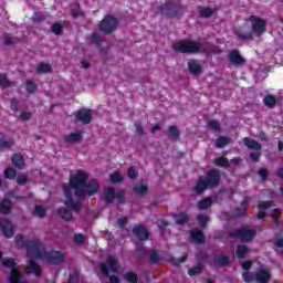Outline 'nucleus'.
Here are the masks:
<instances>
[{
    "mask_svg": "<svg viewBox=\"0 0 283 283\" xmlns=\"http://www.w3.org/2000/svg\"><path fill=\"white\" fill-rule=\"evenodd\" d=\"M90 175L85 170H77L75 174L71 175L70 182L64 187L65 201L64 205L67 209H73L78 211L80 205L78 200L85 198V196H94L98 189L99 185L96 179H91Z\"/></svg>",
    "mask_w": 283,
    "mask_h": 283,
    "instance_id": "1",
    "label": "nucleus"
},
{
    "mask_svg": "<svg viewBox=\"0 0 283 283\" xmlns=\"http://www.w3.org/2000/svg\"><path fill=\"white\" fill-rule=\"evenodd\" d=\"M15 244L19 249L25 247L28 256L31 259L27 265V273H33V275H41V266L36 263V260H46L50 264H61L65 256L59 251L45 252V248L39 241H25V239L18 234L15 237Z\"/></svg>",
    "mask_w": 283,
    "mask_h": 283,
    "instance_id": "2",
    "label": "nucleus"
},
{
    "mask_svg": "<svg viewBox=\"0 0 283 283\" xmlns=\"http://www.w3.org/2000/svg\"><path fill=\"white\" fill-rule=\"evenodd\" d=\"M172 49L175 52H181L184 54H193L196 52H207V54H218L220 53L219 50L213 49L211 45L206 46H200L197 42L189 41V40H184V41H178L172 44Z\"/></svg>",
    "mask_w": 283,
    "mask_h": 283,
    "instance_id": "3",
    "label": "nucleus"
},
{
    "mask_svg": "<svg viewBox=\"0 0 283 283\" xmlns=\"http://www.w3.org/2000/svg\"><path fill=\"white\" fill-rule=\"evenodd\" d=\"M220 182V172L211 170L207 177H200L193 188L195 193H202L206 189L216 187Z\"/></svg>",
    "mask_w": 283,
    "mask_h": 283,
    "instance_id": "4",
    "label": "nucleus"
},
{
    "mask_svg": "<svg viewBox=\"0 0 283 283\" xmlns=\"http://www.w3.org/2000/svg\"><path fill=\"white\" fill-rule=\"evenodd\" d=\"M244 282H258V283H270L271 273L266 270H259L255 275L251 272H245L242 274Z\"/></svg>",
    "mask_w": 283,
    "mask_h": 283,
    "instance_id": "5",
    "label": "nucleus"
},
{
    "mask_svg": "<svg viewBox=\"0 0 283 283\" xmlns=\"http://www.w3.org/2000/svg\"><path fill=\"white\" fill-rule=\"evenodd\" d=\"M251 32L255 36H262L266 32V21L262 18L252 15L249 18Z\"/></svg>",
    "mask_w": 283,
    "mask_h": 283,
    "instance_id": "6",
    "label": "nucleus"
},
{
    "mask_svg": "<svg viewBox=\"0 0 283 283\" xmlns=\"http://www.w3.org/2000/svg\"><path fill=\"white\" fill-rule=\"evenodd\" d=\"M118 28V20L114 17H105L98 24V29L104 32V34H112Z\"/></svg>",
    "mask_w": 283,
    "mask_h": 283,
    "instance_id": "7",
    "label": "nucleus"
},
{
    "mask_svg": "<svg viewBox=\"0 0 283 283\" xmlns=\"http://www.w3.org/2000/svg\"><path fill=\"white\" fill-rule=\"evenodd\" d=\"M103 200L105 202H114V200H117V202H125V192L124 191H114V188H105L103 193Z\"/></svg>",
    "mask_w": 283,
    "mask_h": 283,
    "instance_id": "8",
    "label": "nucleus"
},
{
    "mask_svg": "<svg viewBox=\"0 0 283 283\" xmlns=\"http://www.w3.org/2000/svg\"><path fill=\"white\" fill-rule=\"evenodd\" d=\"M101 271L103 275H109V273H116L118 271V262L116 261V258L108 256V260L106 263L101 264Z\"/></svg>",
    "mask_w": 283,
    "mask_h": 283,
    "instance_id": "9",
    "label": "nucleus"
},
{
    "mask_svg": "<svg viewBox=\"0 0 283 283\" xmlns=\"http://www.w3.org/2000/svg\"><path fill=\"white\" fill-rule=\"evenodd\" d=\"M231 235L234 238H240L242 242H249L255 238V231L251 230L249 227H244L240 230L234 231Z\"/></svg>",
    "mask_w": 283,
    "mask_h": 283,
    "instance_id": "10",
    "label": "nucleus"
},
{
    "mask_svg": "<svg viewBox=\"0 0 283 283\" xmlns=\"http://www.w3.org/2000/svg\"><path fill=\"white\" fill-rule=\"evenodd\" d=\"M0 230L6 238H12V235H14V226L6 219L0 220Z\"/></svg>",
    "mask_w": 283,
    "mask_h": 283,
    "instance_id": "11",
    "label": "nucleus"
},
{
    "mask_svg": "<svg viewBox=\"0 0 283 283\" xmlns=\"http://www.w3.org/2000/svg\"><path fill=\"white\" fill-rule=\"evenodd\" d=\"M77 120H81L85 125L92 123V111L90 109H81L77 115Z\"/></svg>",
    "mask_w": 283,
    "mask_h": 283,
    "instance_id": "12",
    "label": "nucleus"
},
{
    "mask_svg": "<svg viewBox=\"0 0 283 283\" xmlns=\"http://www.w3.org/2000/svg\"><path fill=\"white\" fill-rule=\"evenodd\" d=\"M134 235L138 238V240H147L149 238V232H147V229L143 226H137L133 229Z\"/></svg>",
    "mask_w": 283,
    "mask_h": 283,
    "instance_id": "13",
    "label": "nucleus"
},
{
    "mask_svg": "<svg viewBox=\"0 0 283 283\" xmlns=\"http://www.w3.org/2000/svg\"><path fill=\"white\" fill-rule=\"evenodd\" d=\"M190 238L192 242H196L197 244H202L205 242V233H202L198 229H192L190 231Z\"/></svg>",
    "mask_w": 283,
    "mask_h": 283,
    "instance_id": "14",
    "label": "nucleus"
},
{
    "mask_svg": "<svg viewBox=\"0 0 283 283\" xmlns=\"http://www.w3.org/2000/svg\"><path fill=\"white\" fill-rule=\"evenodd\" d=\"M229 61L232 65H244V59L237 51L230 52Z\"/></svg>",
    "mask_w": 283,
    "mask_h": 283,
    "instance_id": "15",
    "label": "nucleus"
},
{
    "mask_svg": "<svg viewBox=\"0 0 283 283\" xmlns=\"http://www.w3.org/2000/svg\"><path fill=\"white\" fill-rule=\"evenodd\" d=\"M12 165L17 167L18 169H24L25 167V159H23V156L21 154H15L12 157Z\"/></svg>",
    "mask_w": 283,
    "mask_h": 283,
    "instance_id": "16",
    "label": "nucleus"
},
{
    "mask_svg": "<svg viewBox=\"0 0 283 283\" xmlns=\"http://www.w3.org/2000/svg\"><path fill=\"white\" fill-rule=\"evenodd\" d=\"M243 144L249 149H254L256 151L262 149V146L260 145V143H258V140H254V139H251V138H248V137L243 138Z\"/></svg>",
    "mask_w": 283,
    "mask_h": 283,
    "instance_id": "17",
    "label": "nucleus"
},
{
    "mask_svg": "<svg viewBox=\"0 0 283 283\" xmlns=\"http://www.w3.org/2000/svg\"><path fill=\"white\" fill-rule=\"evenodd\" d=\"M38 74H50L52 72V65L49 63H41L36 67Z\"/></svg>",
    "mask_w": 283,
    "mask_h": 283,
    "instance_id": "18",
    "label": "nucleus"
},
{
    "mask_svg": "<svg viewBox=\"0 0 283 283\" xmlns=\"http://www.w3.org/2000/svg\"><path fill=\"white\" fill-rule=\"evenodd\" d=\"M83 134L81 132L71 133L65 137L66 143H78L81 140Z\"/></svg>",
    "mask_w": 283,
    "mask_h": 283,
    "instance_id": "19",
    "label": "nucleus"
},
{
    "mask_svg": "<svg viewBox=\"0 0 283 283\" xmlns=\"http://www.w3.org/2000/svg\"><path fill=\"white\" fill-rule=\"evenodd\" d=\"M188 67L190 70V73L195 74V76H198V74H200V72H202V66H200V64H198L196 62H189Z\"/></svg>",
    "mask_w": 283,
    "mask_h": 283,
    "instance_id": "20",
    "label": "nucleus"
},
{
    "mask_svg": "<svg viewBox=\"0 0 283 283\" xmlns=\"http://www.w3.org/2000/svg\"><path fill=\"white\" fill-rule=\"evenodd\" d=\"M12 207V202L8 199H4L1 203H0V212L1 213H10V209Z\"/></svg>",
    "mask_w": 283,
    "mask_h": 283,
    "instance_id": "21",
    "label": "nucleus"
},
{
    "mask_svg": "<svg viewBox=\"0 0 283 283\" xmlns=\"http://www.w3.org/2000/svg\"><path fill=\"white\" fill-rule=\"evenodd\" d=\"M174 218L177 224H185L189 222V216H187V213L175 214Z\"/></svg>",
    "mask_w": 283,
    "mask_h": 283,
    "instance_id": "22",
    "label": "nucleus"
},
{
    "mask_svg": "<svg viewBox=\"0 0 283 283\" xmlns=\"http://www.w3.org/2000/svg\"><path fill=\"white\" fill-rule=\"evenodd\" d=\"M211 205H213V200L211 199V197H208V198H205L201 201H199L198 208L199 209H209V207H211Z\"/></svg>",
    "mask_w": 283,
    "mask_h": 283,
    "instance_id": "23",
    "label": "nucleus"
},
{
    "mask_svg": "<svg viewBox=\"0 0 283 283\" xmlns=\"http://www.w3.org/2000/svg\"><path fill=\"white\" fill-rule=\"evenodd\" d=\"M247 255H249V249L245 245H239L237 248V256L242 259L247 258Z\"/></svg>",
    "mask_w": 283,
    "mask_h": 283,
    "instance_id": "24",
    "label": "nucleus"
},
{
    "mask_svg": "<svg viewBox=\"0 0 283 283\" xmlns=\"http://www.w3.org/2000/svg\"><path fill=\"white\" fill-rule=\"evenodd\" d=\"M168 136H169L170 138H172L174 140H176V139L179 138L180 132L178 130L177 127L170 126V127H169V130H168Z\"/></svg>",
    "mask_w": 283,
    "mask_h": 283,
    "instance_id": "25",
    "label": "nucleus"
},
{
    "mask_svg": "<svg viewBox=\"0 0 283 283\" xmlns=\"http://www.w3.org/2000/svg\"><path fill=\"white\" fill-rule=\"evenodd\" d=\"M135 193H138L139 196H145L147 193L148 188L146 185H137L134 187Z\"/></svg>",
    "mask_w": 283,
    "mask_h": 283,
    "instance_id": "26",
    "label": "nucleus"
},
{
    "mask_svg": "<svg viewBox=\"0 0 283 283\" xmlns=\"http://www.w3.org/2000/svg\"><path fill=\"white\" fill-rule=\"evenodd\" d=\"M264 105H266V107H273L276 103L275 96L273 95H268L264 97L263 99Z\"/></svg>",
    "mask_w": 283,
    "mask_h": 283,
    "instance_id": "27",
    "label": "nucleus"
},
{
    "mask_svg": "<svg viewBox=\"0 0 283 283\" xmlns=\"http://www.w3.org/2000/svg\"><path fill=\"white\" fill-rule=\"evenodd\" d=\"M0 85L2 87H11L12 82L8 80V76L6 74L0 73Z\"/></svg>",
    "mask_w": 283,
    "mask_h": 283,
    "instance_id": "28",
    "label": "nucleus"
},
{
    "mask_svg": "<svg viewBox=\"0 0 283 283\" xmlns=\"http://www.w3.org/2000/svg\"><path fill=\"white\" fill-rule=\"evenodd\" d=\"M4 176L8 178V180H14V178H17V170L13 168H7L4 170Z\"/></svg>",
    "mask_w": 283,
    "mask_h": 283,
    "instance_id": "29",
    "label": "nucleus"
},
{
    "mask_svg": "<svg viewBox=\"0 0 283 283\" xmlns=\"http://www.w3.org/2000/svg\"><path fill=\"white\" fill-rule=\"evenodd\" d=\"M199 14L205 18L211 17V14H213V9L201 7L199 8Z\"/></svg>",
    "mask_w": 283,
    "mask_h": 283,
    "instance_id": "30",
    "label": "nucleus"
},
{
    "mask_svg": "<svg viewBox=\"0 0 283 283\" xmlns=\"http://www.w3.org/2000/svg\"><path fill=\"white\" fill-rule=\"evenodd\" d=\"M111 182H123V175L118 171L111 174Z\"/></svg>",
    "mask_w": 283,
    "mask_h": 283,
    "instance_id": "31",
    "label": "nucleus"
},
{
    "mask_svg": "<svg viewBox=\"0 0 283 283\" xmlns=\"http://www.w3.org/2000/svg\"><path fill=\"white\" fill-rule=\"evenodd\" d=\"M216 264H217V266H226V264H229V258H227V256H217L216 258Z\"/></svg>",
    "mask_w": 283,
    "mask_h": 283,
    "instance_id": "32",
    "label": "nucleus"
},
{
    "mask_svg": "<svg viewBox=\"0 0 283 283\" xmlns=\"http://www.w3.org/2000/svg\"><path fill=\"white\" fill-rule=\"evenodd\" d=\"M125 280L130 283H136L138 282V276H136V273L134 272H128L124 275Z\"/></svg>",
    "mask_w": 283,
    "mask_h": 283,
    "instance_id": "33",
    "label": "nucleus"
},
{
    "mask_svg": "<svg viewBox=\"0 0 283 283\" xmlns=\"http://www.w3.org/2000/svg\"><path fill=\"white\" fill-rule=\"evenodd\" d=\"M214 164L218 167H227L229 165V159L224 157H219L214 160Z\"/></svg>",
    "mask_w": 283,
    "mask_h": 283,
    "instance_id": "34",
    "label": "nucleus"
},
{
    "mask_svg": "<svg viewBox=\"0 0 283 283\" xmlns=\"http://www.w3.org/2000/svg\"><path fill=\"white\" fill-rule=\"evenodd\" d=\"M60 214L61 217L63 218V220H72V212H70V210L63 208V209H60Z\"/></svg>",
    "mask_w": 283,
    "mask_h": 283,
    "instance_id": "35",
    "label": "nucleus"
},
{
    "mask_svg": "<svg viewBox=\"0 0 283 283\" xmlns=\"http://www.w3.org/2000/svg\"><path fill=\"white\" fill-rule=\"evenodd\" d=\"M208 127L209 129H212V132H219L220 130V123H218V120H209L208 122Z\"/></svg>",
    "mask_w": 283,
    "mask_h": 283,
    "instance_id": "36",
    "label": "nucleus"
},
{
    "mask_svg": "<svg viewBox=\"0 0 283 283\" xmlns=\"http://www.w3.org/2000/svg\"><path fill=\"white\" fill-rule=\"evenodd\" d=\"M36 84H34V82H32V80L27 81V92H29L30 94L36 92Z\"/></svg>",
    "mask_w": 283,
    "mask_h": 283,
    "instance_id": "37",
    "label": "nucleus"
},
{
    "mask_svg": "<svg viewBox=\"0 0 283 283\" xmlns=\"http://www.w3.org/2000/svg\"><path fill=\"white\" fill-rule=\"evenodd\" d=\"M226 145H229V138H228V137L222 136V137H219V138L217 139V147L222 148V147H224Z\"/></svg>",
    "mask_w": 283,
    "mask_h": 283,
    "instance_id": "38",
    "label": "nucleus"
},
{
    "mask_svg": "<svg viewBox=\"0 0 283 283\" xmlns=\"http://www.w3.org/2000/svg\"><path fill=\"white\" fill-rule=\"evenodd\" d=\"M178 10H180V7L178 6H170L168 7V11H164L165 14H170V15H175L178 14Z\"/></svg>",
    "mask_w": 283,
    "mask_h": 283,
    "instance_id": "39",
    "label": "nucleus"
},
{
    "mask_svg": "<svg viewBox=\"0 0 283 283\" xmlns=\"http://www.w3.org/2000/svg\"><path fill=\"white\" fill-rule=\"evenodd\" d=\"M197 220H198V222H199V224H200L201 227H205V224H207V222H209V217H207V216H205V214H199V216L197 217Z\"/></svg>",
    "mask_w": 283,
    "mask_h": 283,
    "instance_id": "40",
    "label": "nucleus"
},
{
    "mask_svg": "<svg viewBox=\"0 0 283 283\" xmlns=\"http://www.w3.org/2000/svg\"><path fill=\"white\" fill-rule=\"evenodd\" d=\"M34 213L35 216H39V218H43V216H45V208H43L42 206H35Z\"/></svg>",
    "mask_w": 283,
    "mask_h": 283,
    "instance_id": "41",
    "label": "nucleus"
},
{
    "mask_svg": "<svg viewBox=\"0 0 283 283\" xmlns=\"http://www.w3.org/2000/svg\"><path fill=\"white\" fill-rule=\"evenodd\" d=\"M128 177L129 178H138V171L136 170V167L130 166L128 168Z\"/></svg>",
    "mask_w": 283,
    "mask_h": 283,
    "instance_id": "42",
    "label": "nucleus"
},
{
    "mask_svg": "<svg viewBox=\"0 0 283 283\" xmlns=\"http://www.w3.org/2000/svg\"><path fill=\"white\" fill-rule=\"evenodd\" d=\"M52 32L54 34H61V32H63V25L55 23L52 25Z\"/></svg>",
    "mask_w": 283,
    "mask_h": 283,
    "instance_id": "43",
    "label": "nucleus"
},
{
    "mask_svg": "<svg viewBox=\"0 0 283 283\" xmlns=\"http://www.w3.org/2000/svg\"><path fill=\"white\" fill-rule=\"evenodd\" d=\"M259 209H260V211H264L266 209H271V202H269V201H261L259 203Z\"/></svg>",
    "mask_w": 283,
    "mask_h": 283,
    "instance_id": "44",
    "label": "nucleus"
},
{
    "mask_svg": "<svg viewBox=\"0 0 283 283\" xmlns=\"http://www.w3.org/2000/svg\"><path fill=\"white\" fill-rule=\"evenodd\" d=\"M17 182L19 185H25V182H28V176L27 175H19L17 177Z\"/></svg>",
    "mask_w": 283,
    "mask_h": 283,
    "instance_id": "45",
    "label": "nucleus"
},
{
    "mask_svg": "<svg viewBox=\"0 0 283 283\" xmlns=\"http://www.w3.org/2000/svg\"><path fill=\"white\" fill-rule=\"evenodd\" d=\"M202 271V265H197L196 268L189 270L188 274L189 275H198Z\"/></svg>",
    "mask_w": 283,
    "mask_h": 283,
    "instance_id": "46",
    "label": "nucleus"
},
{
    "mask_svg": "<svg viewBox=\"0 0 283 283\" xmlns=\"http://www.w3.org/2000/svg\"><path fill=\"white\" fill-rule=\"evenodd\" d=\"M30 118H32V113H30V112H22L20 114L21 120H30Z\"/></svg>",
    "mask_w": 283,
    "mask_h": 283,
    "instance_id": "47",
    "label": "nucleus"
},
{
    "mask_svg": "<svg viewBox=\"0 0 283 283\" xmlns=\"http://www.w3.org/2000/svg\"><path fill=\"white\" fill-rule=\"evenodd\" d=\"M74 240L77 244H83V242H85V235L81 233L75 234Z\"/></svg>",
    "mask_w": 283,
    "mask_h": 283,
    "instance_id": "48",
    "label": "nucleus"
},
{
    "mask_svg": "<svg viewBox=\"0 0 283 283\" xmlns=\"http://www.w3.org/2000/svg\"><path fill=\"white\" fill-rule=\"evenodd\" d=\"M259 176L260 178H262L263 180H266L268 176H269V170L264 169V168H261L259 170Z\"/></svg>",
    "mask_w": 283,
    "mask_h": 283,
    "instance_id": "49",
    "label": "nucleus"
},
{
    "mask_svg": "<svg viewBox=\"0 0 283 283\" xmlns=\"http://www.w3.org/2000/svg\"><path fill=\"white\" fill-rule=\"evenodd\" d=\"M3 43L6 45H11V43H14V39H12V36H10V35H4Z\"/></svg>",
    "mask_w": 283,
    "mask_h": 283,
    "instance_id": "50",
    "label": "nucleus"
},
{
    "mask_svg": "<svg viewBox=\"0 0 283 283\" xmlns=\"http://www.w3.org/2000/svg\"><path fill=\"white\" fill-rule=\"evenodd\" d=\"M159 260H160V256L156 252H153L150 254V261L151 262H158Z\"/></svg>",
    "mask_w": 283,
    "mask_h": 283,
    "instance_id": "51",
    "label": "nucleus"
},
{
    "mask_svg": "<svg viewBox=\"0 0 283 283\" xmlns=\"http://www.w3.org/2000/svg\"><path fill=\"white\" fill-rule=\"evenodd\" d=\"M118 227L123 228L125 224H127V218H120L117 220Z\"/></svg>",
    "mask_w": 283,
    "mask_h": 283,
    "instance_id": "52",
    "label": "nucleus"
},
{
    "mask_svg": "<svg viewBox=\"0 0 283 283\" xmlns=\"http://www.w3.org/2000/svg\"><path fill=\"white\" fill-rule=\"evenodd\" d=\"M281 211L280 209H273L272 211V218L274 219V222H277V216H280Z\"/></svg>",
    "mask_w": 283,
    "mask_h": 283,
    "instance_id": "53",
    "label": "nucleus"
},
{
    "mask_svg": "<svg viewBox=\"0 0 283 283\" xmlns=\"http://www.w3.org/2000/svg\"><path fill=\"white\" fill-rule=\"evenodd\" d=\"M33 21H36V22L43 21V14H41V13H34V14H33Z\"/></svg>",
    "mask_w": 283,
    "mask_h": 283,
    "instance_id": "54",
    "label": "nucleus"
},
{
    "mask_svg": "<svg viewBox=\"0 0 283 283\" xmlns=\"http://www.w3.org/2000/svg\"><path fill=\"white\" fill-rule=\"evenodd\" d=\"M69 282L70 283L78 282V274H71Z\"/></svg>",
    "mask_w": 283,
    "mask_h": 283,
    "instance_id": "55",
    "label": "nucleus"
},
{
    "mask_svg": "<svg viewBox=\"0 0 283 283\" xmlns=\"http://www.w3.org/2000/svg\"><path fill=\"white\" fill-rule=\"evenodd\" d=\"M250 157L255 163L260 159V153H251Z\"/></svg>",
    "mask_w": 283,
    "mask_h": 283,
    "instance_id": "56",
    "label": "nucleus"
},
{
    "mask_svg": "<svg viewBox=\"0 0 283 283\" xmlns=\"http://www.w3.org/2000/svg\"><path fill=\"white\" fill-rule=\"evenodd\" d=\"M251 261H245L244 263H242V269H244V271H249V269H251Z\"/></svg>",
    "mask_w": 283,
    "mask_h": 283,
    "instance_id": "57",
    "label": "nucleus"
},
{
    "mask_svg": "<svg viewBox=\"0 0 283 283\" xmlns=\"http://www.w3.org/2000/svg\"><path fill=\"white\" fill-rule=\"evenodd\" d=\"M81 67H82L83 70H87V69L90 67V62L83 60V61L81 62Z\"/></svg>",
    "mask_w": 283,
    "mask_h": 283,
    "instance_id": "58",
    "label": "nucleus"
},
{
    "mask_svg": "<svg viewBox=\"0 0 283 283\" xmlns=\"http://www.w3.org/2000/svg\"><path fill=\"white\" fill-rule=\"evenodd\" d=\"M11 109H12V112H17L18 111L17 101H14V99L11 101Z\"/></svg>",
    "mask_w": 283,
    "mask_h": 283,
    "instance_id": "59",
    "label": "nucleus"
},
{
    "mask_svg": "<svg viewBox=\"0 0 283 283\" xmlns=\"http://www.w3.org/2000/svg\"><path fill=\"white\" fill-rule=\"evenodd\" d=\"M186 260H187V255H184L181 259L176 260V261L174 262V264H182V262H185Z\"/></svg>",
    "mask_w": 283,
    "mask_h": 283,
    "instance_id": "60",
    "label": "nucleus"
},
{
    "mask_svg": "<svg viewBox=\"0 0 283 283\" xmlns=\"http://www.w3.org/2000/svg\"><path fill=\"white\" fill-rule=\"evenodd\" d=\"M92 41H93V43H98L99 38H98V35L96 33L92 34Z\"/></svg>",
    "mask_w": 283,
    "mask_h": 283,
    "instance_id": "61",
    "label": "nucleus"
},
{
    "mask_svg": "<svg viewBox=\"0 0 283 283\" xmlns=\"http://www.w3.org/2000/svg\"><path fill=\"white\" fill-rule=\"evenodd\" d=\"M109 280H111V283H119V282H118V279H117L115 275H112V276L109 277Z\"/></svg>",
    "mask_w": 283,
    "mask_h": 283,
    "instance_id": "62",
    "label": "nucleus"
},
{
    "mask_svg": "<svg viewBox=\"0 0 283 283\" xmlns=\"http://www.w3.org/2000/svg\"><path fill=\"white\" fill-rule=\"evenodd\" d=\"M136 129L138 134H143V126L140 124H136Z\"/></svg>",
    "mask_w": 283,
    "mask_h": 283,
    "instance_id": "63",
    "label": "nucleus"
},
{
    "mask_svg": "<svg viewBox=\"0 0 283 283\" xmlns=\"http://www.w3.org/2000/svg\"><path fill=\"white\" fill-rule=\"evenodd\" d=\"M0 147H10V144H8L6 140H2L0 142Z\"/></svg>",
    "mask_w": 283,
    "mask_h": 283,
    "instance_id": "64",
    "label": "nucleus"
}]
</instances>
